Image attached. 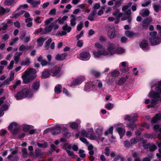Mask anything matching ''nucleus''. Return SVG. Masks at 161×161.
Here are the masks:
<instances>
[{
  "label": "nucleus",
  "instance_id": "f257e3e1",
  "mask_svg": "<svg viewBox=\"0 0 161 161\" xmlns=\"http://www.w3.org/2000/svg\"><path fill=\"white\" fill-rule=\"evenodd\" d=\"M151 85V88L156 86V92L151 91L148 94V97L152 99L150 104L147 106L148 108L156 106L161 101V80L158 82V85L155 81H153Z\"/></svg>",
  "mask_w": 161,
  "mask_h": 161
},
{
  "label": "nucleus",
  "instance_id": "f03ea898",
  "mask_svg": "<svg viewBox=\"0 0 161 161\" xmlns=\"http://www.w3.org/2000/svg\"><path fill=\"white\" fill-rule=\"evenodd\" d=\"M95 47L97 49L94 50L93 52V55L95 58H101L108 55V52L102 45L97 43L95 44Z\"/></svg>",
  "mask_w": 161,
  "mask_h": 161
},
{
  "label": "nucleus",
  "instance_id": "7ed1b4c3",
  "mask_svg": "<svg viewBox=\"0 0 161 161\" xmlns=\"http://www.w3.org/2000/svg\"><path fill=\"white\" fill-rule=\"evenodd\" d=\"M33 96V93L29 88H23L14 95L17 100H21L26 97L31 98Z\"/></svg>",
  "mask_w": 161,
  "mask_h": 161
},
{
  "label": "nucleus",
  "instance_id": "20e7f679",
  "mask_svg": "<svg viewBox=\"0 0 161 161\" xmlns=\"http://www.w3.org/2000/svg\"><path fill=\"white\" fill-rule=\"evenodd\" d=\"M36 73V71L33 68L25 71V73L22 75L23 83L27 84L30 82L34 78V75Z\"/></svg>",
  "mask_w": 161,
  "mask_h": 161
},
{
  "label": "nucleus",
  "instance_id": "39448f33",
  "mask_svg": "<svg viewBox=\"0 0 161 161\" xmlns=\"http://www.w3.org/2000/svg\"><path fill=\"white\" fill-rule=\"evenodd\" d=\"M51 73L53 76L59 77L63 74V72L59 66H55L51 69Z\"/></svg>",
  "mask_w": 161,
  "mask_h": 161
},
{
  "label": "nucleus",
  "instance_id": "423d86ee",
  "mask_svg": "<svg viewBox=\"0 0 161 161\" xmlns=\"http://www.w3.org/2000/svg\"><path fill=\"white\" fill-rule=\"evenodd\" d=\"M117 47L115 44L113 43H109L107 46L108 55H111L113 54L116 53Z\"/></svg>",
  "mask_w": 161,
  "mask_h": 161
},
{
  "label": "nucleus",
  "instance_id": "0eeeda50",
  "mask_svg": "<svg viewBox=\"0 0 161 161\" xmlns=\"http://www.w3.org/2000/svg\"><path fill=\"white\" fill-rule=\"evenodd\" d=\"M157 33V32L155 31L151 32L150 33V38H149V41L152 45H156L159 44V39H157V41H154V40L155 39L154 38L157 37L156 36Z\"/></svg>",
  "mask_w": 161,
  "mask_h": 161
},
{
  "label": "nucleus",
  "instance_id": "6e6552de",
  "mask_svg": "<svg viewBox=\"0 0 161 161\" xmlns=\"http://www.w3.org/2000/svg\"><path fill=\"white\" fill-rule=\"evenodd\" d=\"M57 23H55V21L52 23L50 25L46 26L45 28V30L46 32H49L51 31L53 29L55 30L58 28L59 26Z\"/></svg>",
  "mask_w": 161,
  "mask_h": 161
},
{
  "label": "nucleus",
  "instance_id": "1a4fd4ad",
  "mask_svg": "<svg viewBox=\"0 0 161 161\" xmlns=\"http://www.w3.org/2000/svg\"><path fill=\"white\" fill-rule=\"evenodd\" d=\"M106 30L107 31V34L109 38L112 39L115 36V31L114 28L108 26L106 27Z\"/></svg>",
  "mask_w": 161,
  "mask_h": 161
},
{
  "label": "nucleus",
  "instance_id": "9d476101",
  "mask_svg": "<svg viewBox=\"0 0 161 161\" xmlns=\"http://www.w3.org/2000/svg\"><path fill=\"white\" fill-rule=\"evenodd\" d=\"M19 126V125L16 122H13L11 123L8 126V128L9 130L13 131L14 134L17 132Z\"/></svg>",
  "mask_w": 161,
  "mask_h": 161
},
{
  "label": "nucleus",
  "instance_id": "9b49d317",
  "mask_svg": "<svg viewBox=\"0 0 161 161\" xmlns=\"http://www.w3.org/2000/svg\"><path fill=\"white\" fill-rule=\"evenodd\" d=\"M90 57L91 55L89 52H83L80 53L79 58L82 60H89Z\"/></svg>",
  "mask_w": 161,
  "mask_h": 161
},
{
  "label": "nucleus",
  "instance_id": "f8f14e48",
  "mask_svg": "<svg viewBox=\"0 0 161 161\" xmlns=\"http://www.w3.org/2000/svg\"><path fill=\"white\" fill-rule=\"evenodd\" d=\"M95 85L93 82H90L87 83L85 87V90L87 92H89L91 90H94L95 88Z\"/></svg>",
  "mask_w": 161,
  "mask_h": 161
},
{
  "label": "nucleus",
  "instance_id": "ddd939ff",
  "mask_svg": "<svg viewBox=\"0 0 161 161\" xmlns=\"http://www.w3.org/2000/svg\"><path fill=\"white\" fill-rule=\"evenodd\" d=\"M131 11L130 9H128L125 12L124 14L126 15V17H122L121 19L123 20L127 19V21L129 23H130L131 21V17L130 16Z\"/></svg>",
  "mask_w": 161,
  "mask_h": 161
},
{
  "label": "nucleus",
  "instance_id": "4468645a",
  "mask_svg": "<svg viewBox=\"0 0 161 161\" xmlns=\"http://www.w3.org/2000/svg\"><path fill=\"white\" fill-rule=\"evenodd\" d=\"M85 80V77L84 76H81L74 79L72 81V83L73 85L74 86L78 85L80 84L82 82L84 81Z\"/></svg>",
  "mask_w": 161,
  "mask_h": 161
},
{
  "label": "nucleus",
  "instance_id": "2eb2a0df",
  "mask_svg": "<svg viewBox=\"0 0 161 161\" xmlns=\"http://www.w3.org/2000/svg\"><path fill=\"white\" fill-rule=\"evenodd\" d=\"M62 29L63 31H62L61 33L60 32L59 34L61 36L66 35L67 32H69L71 30V28L68 26L67 24H65L63 27Z\"/></svg>",
  "mask_w": 161,
  "mask_h": 161
},
{
  "label": "nucleus",
  "instance_id": "dca6fc26",
  "mask_svg": "<svg viewBox=\"0 0 161 161\" xmlns=\"http://www.w3.org/2000/svg\"><path fill=\"white\" fill-rule=\"evenodd\" d=\"M138 116L137 114H133L130 115H125L124 117V119L125 120L128 121L135 120L134 119Z\"/></svg>",
  "mask_w": 161,
  "mask_h": 161
},
{
  "label": "nucleus",
  "instance_id": "f3484780",
  "mask_svg": "<svg viewBox=\"0 0 161 161\" xmlns=\"http://www.w3.org/2000/svg\"><path fill=\"white\" fill-rule=\"evenodd\" d=\"M40 86V82L38 80H36L32 84V89H33V91H31L33 94L34 93L33 92H36ZM31 91V90H30Z\"/></svg>",
  "mask_w": 161,
  "mask_h": 161
},
{
  "label": "nucleus",
  "instance_id": "a211bd4d",
  "mask_svg": "<svg viewBox=\"0 0 161 161\" xmlns=\"http://www.w3.org/2000/svg\"><path fill=\"white\" fill-rule=\"evenodd\" d=\"M61 130V127L59 125H56L54 127L53 130L52 131V134L55 135L59 134Z\"/></svg>",
  "mask_w": 161,
  "mask_h": 161
},
{
  "label": "nucleus",
  "instance_id": "6ab92c4d",
  "mask_svg": "<svg viewBox=\"0 0 161 161\" xmlns=\"http://www.w3.org/2000/svg\"><path fill=\"white\" fill-rule=\"evenodd\" d=\"M67 53H63L62 54H57L55 58V59L58 61H62L67 56Z\"/></svg>",
  "mask_w": 161,
  "mask_h": 161
},
{
  "label": "nucleus",
  "instance_id": "aec40b11",
  "mask_svg": "<svg viewBox=\"0 0 161 161\" xmlns=\"http://www.w3.org/2000/svg\"><path fill=\"white\" fill-rule=\"evenodd\" d=\"M125 36L130 38H131L137 36L138 34L137 33H135L132 31L127 30L125 31Z\"/></svg>",
  "mask_w": 161,
  "mask_h": 161
},
{
  "label": "nucleus",
  "instance_id": "412c9836",
  "mask_svg": "<svg viewBox=\"0 0 161 161\" xmlns=\"http://www.w3.org/2000/svg\"><path fill=\"white\" fill-rule=\"evenodd\" d=\"M150 11L147 8H144L140 12V14L143 17H146L149 15Z\"/></svg>",
  "mask_w": 161,
  "mask_h": 161
},
{
  "label": "nucleus",
  "instance_id": "4be33fe9",
  "mask_svg": "<svg viewBox=\"0 0 161 161\" xmlns=\"http://www.w3.org/2000/svg\"><path fill=\"white\" fill-rule=\"evenodd\" d=\"M50 73L47 69H45L42 73L41 77L42 79H45L49 77Z\"/></svg>",
  "mask_w": 161,
  "mask_h": 161
},
{
  "label": "nucleus",
  "instance_id": "5701e85b",
  "mask_svg": "<svg viewBox=\"0 0 161 161\" xmlns=\"http://www.w3.org/2000/svg\"><path fill=\"white\" fill-rule=\"evenodd\" d=\"M140 47L143 50L148 49V43L147 41L143 40L140 44Z\"/></svg>",
  "mask_w": 161,
  "mask_h": 161
},
{
  "label": "nucleus",
  "instance_id": "b1692460",
  "mask_svg": "<svg viewBox=\"0 0 161 161\" xmlns=\"http://www.w3.org/2000/svg\"><path fill=\"white\" fill-rule=\"evenodd\" d=\"M160 120H161V114H157L153 118L151 123L152 124H153L157 122L158 121Z\"/></svg>",
  "mask_w": 161,
  "mask_h": 161
},
{
  "label": "nucleus",
  "instance_id": "393cba45",
  "mask_svg": "<svg viewBox=\"0 0 161 161\" xmlns=\"http://www.w3.org/2000/svg\"><path fill=\"white\" fill-rule=\"evenodd\" d=\"M112 1H115V4L113 6V9H116L120 6L123 0H111Z\"/></svg>",
  "mask_w": 161,
  "mask_h": 161
},
{
  "label": "nucleus",
  "instance_id": "a878e982",
  "mask_svg": "<svg viewBox=\"0 0 161 161\" xmlns=\"http://www.w3.org/2000/svg\"><path fill=\"white\" fill-rule=\"evenodd\" d=\"M27 2L30 3L34 7H36L37 5L40 4V1L35 0H27Z\"/></svg>",
  "mask_w": 161,
  "mask_h": 161
},
{
  "label": "nucleus",
  "instance_id": "bb28decb",
  "mask_svg": "<svg viewBox=\"0 0 161 161\" xmlns=\"http://www.w3.org/2000/svg\"><path fill=\"white\" fill-rule=\"evenodd\" d=\"M116 130L118 132L121 138H122V137L124 136L125 130L124 128H122L120 127H118L116 128Z\"/></svg>",
  "mask_w": 161,
  "mask_h": 161
},
{
  "label": "nucleus",
  "instance_id": "cd10ccee",
  "mask_svg": "<svg viewBox=\"0 0 161 161\" xmlns=\"http://www.w3.org/2000/svg\"><path fill=\"white\" fill-rule=\"evenodd\" d=\"M15 3V0H6L4 1V4L6 6H14Z\"/></svg>",
  "mask_w": 161,
  "mask_h": 161
},
{
  "label": "nucleus",
  "instance_id": "c85d7f7f",
  "mask_svg": "<svg viewBox=\"0 0 161 161\" xmlns=\"http://www.w3.org/2000/svg\"><path fill=\"white\" fill-rule=\"evenodd\" d=\"M22 52H17L15 54L14 56V59L16 64H17L19 60L20 56L22 54Z\"/></svg>",
  "mask_w": 161,
  "mask_h": 161
},
{
  "label": "nucleus",
  "instance_id": "c756f323",
  "mask_svg": "<svg viewBox=\"0 0 161 161\" xmlns=\"http://www.w3.org/2000/svg\"><path fill=\"white\" fill-rule=\"evenodd\" d=\"M135 120L132 121V123H129L127 124V127L132 130H133L136 128V125L134 123Z\"/></svg>",
  "mask_w": 161,
  "mask_h": 161
},
{
  "label": "nucleus",
  "instance_id": "7c9ffc66",
  "mask_svg": "<svg viewBox=\"0 0 161 161\" xmlns=\"http://www.w3.org/2000/svg\"><path fill=\"white\" fill-rule=\"evenodd\" d=\"M46 38H43L42 37H40L37 40V42L38 43V45L40 46H42L44 42L46 40Z\"/></svg>",
  "mask_w": 161,
  "mask_h": 161
},
{
  "label": "nucleus",
  "instance_id": "2f4dec72",
  "mask_svg": "<svg viewBox=\"0 0 161 161\" xmlns=\"http://www.w3.org/2000/svg\"><path fill=\"white\" fill-rule=\"evenodd\" d=\"M128 79V76L127 75L125 77L121 78L118 81V85L120 86L122 85L125 82L126 79Z\"/></svg>",
  "mask_w": 161,
  "mask_h": 161
},
{
  "label": "nucleus",
  "instance_id": "473e14b6",
  "mask_svg": "<svg viewBox=\"0 0 161 161\" xmlns=\"http://www.w3.org/2000/svg\"><path fill=\"white\" fill-rule=\"evenodd\" d=\"M96 14V12L95 10L93 11L92 13L89 14L88 17V19L91 21H93L94 19V16Z\"/></svg>",
  "mask_w": 161,
  "mask_h": 161
},
{
  "label": "nucleus",
  "instance_id": "72a5a7b5",
  "mask_svg": "<svg viewBox=\"0 0 161 161\" xmlns=\"http://www.w3.org/2000/svg\"><path fill=\"white\" fill-rule=\"evenodd\" d=\"M90 130L91 134L88 137H89V138L91 140H95L96 138V136L95 134L94 133L93 129H91Z\"/></svg>",
  "mask_w": 161,
  "mask_h": 161
},
{
  "label": "nucleus",
  "instance_id": "f704fd0d",
  "mask_svg": "<svg viewBox=\"0 0 161 161\" xmlns=\"http://www.w3.org/2000/svg\"><path fill=\"white\" fill-rule=\"evenodd\" d=\"M62 86L60 85H57L54 89L55 92L57 93H60L61 92Z\"/></svg>",
  "mask_w": 161,
  "mask_h": 161
},
{
  "label": "nucleus",
  "instance_id": "c9c22d12",
  "mask_svg": "<svg viewBox=\"0 0 161 161\" xmlns=\"http://www.w3.org/2000/svg\"><path fill=\"white\" fill-rule=\"evenodd\" d=\"M24 11H22L20 12L17 13H14L12 15V16L11 17V18H17L19 16L22 15L24 12Z\"/></svg>",
  "mask_w": 161,
  "mask_h": 161
},
{
  "label": "nucleus",
  "instance_id": "e433bc0d",
  "mask_svg": "<svg viewBox=\"0 0 161 161\" xmlns=\"http://www.w3.org/2000/svg\"><path fill=\"white\" fill-rule=\"evenodd\" d=\"M37 144L38 147L43 148H46L48 145L47 142H44L42 143H40L39 142H37Z\"/></svg>",
  "mask_w": 161,
  "mask_h": 161
},
{
  "label": "nucleus",
  "instance_id": "4c0bfd02",
  "mask_svg": "<svg viewBox=\"0 0 161 161\" xmlns=\"http://www.w3.org/2000/svg\"><path fill=\"white\" fill-rule=\"evenodd\" d=\"M32 126V125H24L23 127V130L24 132H27Z\"/></svg>",
  "mask_w": 161,
  "mask_h": 161
},
{
  "label": "nucleus",
  "instance_id": "58836bf2",
  "mask_svg": "<svg viewBox=\"0 0 161 161\" xmlns=\"http://www.w3.org/2000/svg\"><path fill=\"white\" fill-rule=\"evenodd\" d=\"M35 157L36 158L40 156H41L43 154V153L41 152V150L40 149H38L37 148L35 150Z\"/></svg>",
  "mask_w": 161,
  "mask_h": 161
},
{
  "label": "nucleus",
  "instance_id": "ea45409f",
  "mask_svg": "<svg viewBox=\"0 0 161 161\" xmlns=\"http://www.w3.org/2000/svg\"><path fill=\"white\" fill-rule=\"evenodd\" d=\"M125 52V50L122 47H119L116 50V53L118 54H121Z\"/></svg>",
  "mask_w": 161,
  "mask_h": 161
},
{
  "label": "nucleus",
  "instance_id": "a19ab883",
  "mask_svg": "<svg viewBox=\"0 0 161 161\" xmlns=\"http://www.w3.org/2000/svg\"><path fill=\"white\" fill-rule=\"evenodd\" d=\"M92 74L96 77H98L100 76V72L96 71L94 70H92L91 71Z\"/></svg>",
  "mask_w": 161,
  "mask_h": 161
},
{
  "label": "nucleus",
  "instance_id": "79ce46f5",
  "mask_svg": "<svg viewBox=\"0 0 161 161\" xmlns=\"http://www.w3.org/2000/svg\"><path fill=\"white\" fill-rule=\"evenodd\" d=\"M53 18H50L48 19H47L44 21L45 25L47 26L48 25L51 23V22L53 21Z\"/></svg>",
  "mask_w": 161,
  "mask_h": 161
},
{
  "label": "nucleus",
  "instance_id": "37998d69",
  "mask_svg": "<svg viewBox=\"0 0 161 161\" xmlns=\"http://www.w3.org/2000/svg\"><path fill=\"white\" fill-rule=\"evenodd\" d=\"M153 7L154 10L156 12L158 13V12L160 7L159 5L154 3L153 4Z\"/></svg>",
  "mask_w": 161,
  "mask_h": 161
},
{
  "label": "nucleus",
  "instance_id": "c03bdc74",
  "mask_svg": "<svg viewBox=\"0 0 161 161\" xmlns=\"http://www.w3.org/2000/svg\"><path fill=\"white\" fill-rule=\"evenodd\" d=\"M18 152V151L16 150H14L13 151L11 152V153L9 154L7 157L8 159L9 160H11V158L13 157V155L17 153Z\"/></svg>",
  "mask_w": 161,
  "mask_h": 161
},
{
  "label": "nucleus",
  "instance_id": "a18cd8bd",
  "mask_svg": "<svg viewBox=\"0 0 161 161\" xmlns=\"http://www.w3.org/2000/svg\"><path fill=\"white\" fill-rule=\"evenodd\" d=\"M52 42V40L51 38H49L47 41L46 42V46L45 48L47 50L49 49V45Z\"/></svg>",
  "mask_w": 161,
  "mask_h": 161
},
{
  "label": "nucleus",
  "instance_id": "49530a36",
  "mask_svg": "<svg viewBox=\"0 0 161 161\" xmlns=\"http://www.w3.org/2000/svg\"><path fill=\"white\" fill-rule=\"evenodd\" d=\"M113 126L110 127L108 130L105 132V135L107 136L109 134H112L113 133Z\"/></svg>",
  "mask_w": 161,
  "mask_h": 161
},
{
  "label": "nucleus",
  "instance_id": "de8ad7c7",
  "mask_svg": "<svg viewBox=\"0 0 161 161\" xmlns=\"http://www.w3.org/2000/svg\"><path fill=\"white\" fill-rule=\"evenodd\" d=\"M113 126L110 127L108 130L105 132V135L107 136L109 134H112L113 133Z\"/></svg>",
  "mask_w": 161,
  "mask_h": 161
},
{
  "label": "nucleus",
  "instance_id": "09e8293b",
  "mask_svg": "<svg viewBox=\"0 0 161 161\" xmlns=\"http://www.w3.org/2000/svg\"><path fill=\"white\" fill-rule=\"evenodd\" d=\"M22 156L24 158H26L28 157L27 149L25 148H23L22 150Z\"/></svg>",
  "mask_w": 161,
  "mask_h": 161
},
{
  "label": "nucleus",
  "instance_id": "8fccbe9b",
  "mask_svg": "<svg viewBox=\"0 0 161 161\" xmlns=\"http://www.w3.org/2000/svg\"><path fill=\"white\" fill-rule=\"evenodd\" d=\"M80 134L81 136L86 137H88V133L85 130H82L80 132Z\"/></svg>",
  "mask_w": 161,
  "mask_h": 161
},
{
  "label": "nucleus",
  "instance_id": "3c124183",
  "mask_svg": "<svg viewBox=\"0 0 161 161\" xmlns=\"http://www.w3.org/2000/svg\"><path fill=\"white\" fill-rule=\"evenodd\" d=\"M103 128L102 127H99L96 129V132L97 134L100 135L102 133Z\"/></svg>",
  "mask_w": 161,
  "mask_h": 161
},
{
  "label": "nucleus",
  "instance_id": "603ef678",
  "mask_svg": "<svg viewBox=\"0 0 161 161\" xmlns=\"http://www.w3.org/2000/svg\"><path fill=\"white\" fill-rule=\"evenodd\" d=\"M21 83V81L20 80H18L12 86L13 87L14 89H15L17 88V87L19 86L20 85Z\"/></svg>",
  "mask_w": 161,
  "mask_h": 161
},
{
  "label": "nucleus",
  "instance_id": "864d4df0",
  "mask_svg": "<svg viewBox=\"0 0 161 161\" xmlns=\"http://www.w3.org/2000/svg\"><path fill=\"white\" fill-rule=\"evenodd\" d=\"M11 81L9 79H8L6 80L3 84H0V87H2L3 85H8L10 83Z\"/></svg>",
  "mask_w": 161,
  "mask_h": 161
},
{
  "label": "nucleus",
  "instance_id": "5fc2aeb1",
  "mask_svg": "<svg viewBox=\"0 0 161 161\" xmlns=\"http://www.w3.org/2000/svg\"><path fill=\"white\" fill-rule=\"evenodd\" d=\"M30 63L29 59L28 58H26L25 61H23L21 63L22 65H26Z\"/></svg>",
  "mask_w": 161,
  "mask_h": 161
},
{
  "label": "nucleus",
  "instance_id": "6e6d98bb",
  "mask_svg": "<svg viewBox=\"0 0 161 161\" xmlns=\"http://www.w3.org/2000/svg\"><path fill=\"white\" fill-rule=\"evenodd\" d=\"M19 40V38L18 37H15V38L12 40V41L10 42L9 44L11 46L13 45L14 43L16 42Z\"/></svg>",
  "mask_w": 161,
  "mask_h": 161
},
{
  "label": "nucleus",
  "instance_id": "4d7b16f0",
  "mask_svg": "<svg viewBox=\"0 0 161 161\" xmlns=\"http://www.w3.org/2000/svg\"><path fill=\"white\" fill-rule=\"evenodd\" d=\"M70 127L73 129H77L78 127V125L76 122H74L70 124Z\"/></svg>",
  "mask_w": 161,
  "mask_h": 161
},
{
  "label": "nucleus",
  "instance_id": "13d9d810",
  "mask_svg": "<svg viewBox=\"0 0 161 161\" xmlns=\"http://www.w3.org/2000/svg\"><path fill=\"white\" fill-rule=\"evenodd\" d=\"M119 74L118 71L115 70L112 72L111 73V75L113 77H116L118 76Z\"/></svg>",
  "mask_w": 161,
  "mask_h": 161
},
{
  "label": "nucleus",
  "instance_id": "bf43d9fd",
  "mask_svg": "<svg viewBox=\"0 0 161 161\" xmlns=\"http://www.w3.org/2000/svg\"><path fill=\"white\" fill-rule=\"evenodd\" d=\"M84 151L83 150H79V153H80V157L83 158L85 157L86 154L84 153Z\"/></svg>",
  "mask_w": 161,
  "mask_h": 161
},
{
  "label": "nucleus",
  "instance_id": "052dcab7",
  "mask_svg": "<svg viewBox=\"0 0 161 161\" xmlns=\"http://www.w3.org/2000/svg\"><path fill=\"white\" fill-rule=\"evenodd\" d=\"M76 19L75 18H74L71 19L70 20V25L71 26H74L76 24Z\"/></svg>",
  "mask_w": 161,
  "mask_h": 161
},
{
  "label": "nucleus",
  "instance_id": "680f3d73",
  "mask_svg": "<svg viewBox=\"0 0 161 161\" xmlns=\"http://www.w3.org/2000/svg\"><path fill=\"white\" fill-rule=\"evenodd\" d=\"M149 24L148 22H147L145 20H144L142 23V27L144 29L148 27Z\"/></svg>",
  "mask_w": 161,
  "mask_h": 161
},
{
  "label": "nucleus",
  "instance_id": "e2e57ef3",
  "mask_svg": "<svg viewBox=\"0 0 161 161\" xmlns=\"http://www.w3.org/2000/svg\"><path fill=\"white\" fill-rule=\"evenodd\" d=\"M157 147L154 144L150 145L149 147V149L151 151H154L156 148Z\"/></svg>",
  "mask_w": 161,
  "mask_h": 161
},
{
  "label": "nucleus",
  "instance_id": "0e129e2a",
  "mask_svg": "<svg viewBox=\"0 0 161 161\" xmlns=\"http://www.w3.org/2000/svg\"><path fill=\"white\" fill-rule=\"evenodd\" d=\"M138 141V140L137 139L135 138L131 139L130 140L131 145L137 143Z\"/></svg>",
  "mask_w": 161,
  "mask_h": 161
},
{
  "label": "nucleus",
  "instance_id": "69168bd1",
  "mask_svg": "<svg viewBox=\"0 0 161 161\" xmlns=\"http://www.w3.org/2000/svg\"><path fill=\"white\" fill-rule=\"evenodd\" d=\"M8 108V106L7 105H3L1 107L0 110L3 112V111L7 110Z\"/></svg>",
  "mask_w": 161,
  "mask_h": 161
},
{
  "label": "nucleus",
  "instance_id": "338daca9",
  "mask_svg": "<svg viewBox=\"0 0 161 161\" xmlns=\"http://www.w3.org/2000/svg\"><path fill=\"white\" fill-rule=\"evenodd\" d=\"M83 25V23L80 22L77 25V30L78 31H80L82 29Z\"/></svg>",
  "mask_w": 161,
  "mask_h": 161
},
{
  "label": "nucleus",
  "instance_id": "774afa93",
  "mask_svg": "<svg viewBox=\"0 0 161 161\" xmlns=\"http://www.w3.org/2000/svg\"><path fill=\"white\" fill-rule=\"evenodd\" d=\"M124 143L125 146L126 147H129L131 145V143H130V142L127 140H126L124 141Z\"/></svg>",
  "mask_w": 161,
  "mask_h": 161
}]
</instances>
